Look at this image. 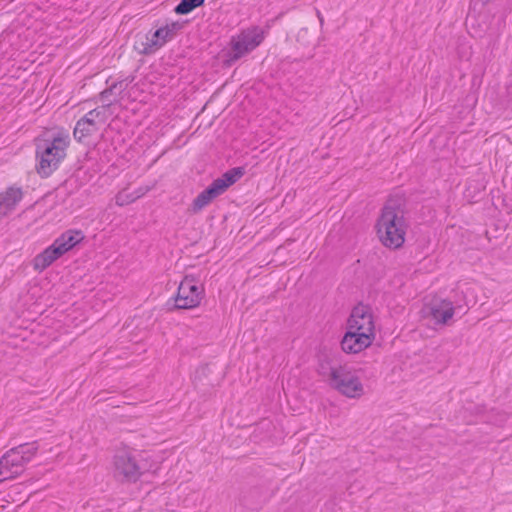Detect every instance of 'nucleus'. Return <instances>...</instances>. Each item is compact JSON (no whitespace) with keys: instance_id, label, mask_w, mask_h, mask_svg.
Listing matches in <instances>:
<instances>
[{"instance_id":"f257e3e1","label":"nucleus","mask_w":512,"mask_h":512,"mask_svg":"<svg viewBox=\"0 0 512 512\" xmlns=\"http://www.w3.org/2000/svg\"><path fill=\"white\" fill-rule=\"evenodd\" d=\"M404 214V201L400 198H389L381 209L375 228L385 247L398 249L403 246L407 230Z\"/></svg>"},{"instance_id":"f03ea898","label":"nucleus","mask_w":512,"mask_h":512,"mask_svg":"<svg viewBox=\"0 0 512 512\" xmlns=\"http://www.w3.org/2000/svg\"><path fill=\"white\" fill-rule=\"evenodd\" d=\"M263 40L264 31L258 26L243 30L236 37H232L230 41L231 48L225 53L223 66L231 67L239 59L257 48Z\"/></svg>"},{"instance_id":"7ed1b4c3","label":"nucleus","mask_w":512,"mask_h":512,"mask_svg":"<svg viewBox=\"0 0 512 512\" xmlns=\"http://www.w3.org/2000/svg\"><path fill=\"white\" fill-rule=\"evenodd\" d=\"M204 295V288L198 285L193 275H186L180 282L174 299L177 309H191L197 307Z\"/></svg>"},{"instance_id":"20e7f679","label":"nucleus","mask_w":512,"mask_h":512,"mask_svg":"<svg viewBox=\"0 0 512 512\" xmlns=\"http://www.w3.org/2000/svg\"><path fill=\"white\" fill-rule=\"evenodd\" d=\"M183 28V23L174 21L153 32L151 37L146 36V41H141L142 49L138 48L143 55L154 53L158 48L162 47L166 42L173 39L177 32Z\"/></svg>"},{"instance_id":"39448f33","label":"nucleus","mask_w":512,"mask_h":512,"mask_svg":"<svg viewBox=\"0 0 512 512\" xmlns=\"http://www.w3.org/2000/svg\"><path fill=\"white\" fill-rule=\"evenodd\" d=\"M329 386L348 398H360L364 394V388L359 377L345 366L340 370L336 379L330 382Z\"/></svg>"},{"instance_id":"423d86ee","label":"nucleus","mask_w":512,"mask_h":512,"mask_svg":"<svg viewBox=\"0 0 512 512\" xmlns=\"http://www.w3.org/2000/svg\"><path fill=\"white\" fill-rule=\"evenodd\" d=\"M114 466L115 477L121 482L135 483L143 473L135 458L126 451L115 455Z\"/></svg>"},{"instance_id":"0eeeda50","label":"nucleus","mask_w":512,"mask_h":512,"mask_svg":"<svg viewBox=\"0 0 512 512\" xmlns=\"http://www.w3.org/2000/svg\"><path fill=\"white\" fill-rule=\"evenodd\" d=\"M111 105L112 103L110 102L100 108L92 109L85 116L79 119L73 131L74 138L78 142H83L86 138L94 134L98 130L95 119L103 116L102 122H104V110L109 108Z\"/></svg>"},{"instance_id":"6e6552de","label":"nucleus","mask_w":512,"mask_h":512,"mask_svg":"<svg viewBox=\"0 0 512 512\" xmlns=\"http://www.w3.org/2000/svg\"><path fill=\"white\" fill-rule=\"evenodd\" d=\"M36 157L39 158L37 172L42 178L49 177L65 158L44 143L37 144Z\"/></svg>"},{"instance_id":"1a4fd4ad","label":"nucleus","mask_w":512,"mask_h":512,"mask_svg":"<svg viewBox=\"0 0 512 512\" xmlns=\"http://www.w3.org/2000/svg\"><path fill=\"white\" fill-rule=\"evenodd\" d=\"M350 329L365 332L367 335L375 338L374 321L369 306L359 304L355 306L347 322Z\"/></svg>"},{"instance_id":"9d476101","label":"nucleus","mask_w":512,"mask_h":512,"mask_svg":"<svg viewBox=\"0 0 512 512\" xmlns=\"http://www.w3.org/2000/svg\"><path fill=\"white\" fill-rule=\"evenodd\" d=\"M27 464L24 457L19 453L16 447L8 450L0 458V481L14 478L23 472L24 465Z\"/></svg>"},{"instance_id":"9b49d317","label":"nucleus","mask_w":512,"mask_h":512,"mask_svg":"<svg viewBox=\"0 0 512 512\" xmlns=\"http://www.w3.org/2000/svg\"><path fill=\"white\" fill-rule=\"evenodd\" d=\"M373 339V337L367 335L365 332L355 331L348 327L341 341V348L345 353L356 354L369 347Z\"/></svg>"},{"instance_id":"f8f14e48","label":"nucleus","mask_w":512,"mask_h":512,"mask_svg":"<svg viewBox=\"0 0 512 512\" xmlns=\"http://www.w3.org/2000/svg\"><path fill=\"white\" fill-rule=\"evenodd\" d=\"M64 254L65 248L60 247L55 240L49 247L34 258V269L43 271Z\"/></svg>"},{"instance_id":"ddd939ff","label":"nucleus","mask_w":512,"mask_h":512,"mask_svg":"<svg viewBox=\"0 0 512 512\" xmlns=\"http://www.w3.org/2000/svg\"><path fill=\"white\" fill-rule=\"evenodd\" d=\"M425 311L435 320V323L446 324L454 315V306L451 301L441 300L431 303Z\"/></svg>"},{"instance_id":"4468645a","label":"nucleus","mask_w":512,"mask_h":512,"mask_svg":"<svg viewBox=\"0 0 512 512\" xmlns=\"http://www.w3.org/2000/svg\"><path fill=\"white\" fill-rule=\"evenodd\" d=\"M223 192L219 188V186L216 184L215 181H213L207 188H205L202 192L198 194V196L193 200L191 204V212L198 213L200 212L204 207L209 205L215 198L222 195Z\"/></svg>"},{"instance_id":"2eb2a0df","label":"nucleus","mask_w":512,"mask_h":512,"mask_svg":"<svg viewBox=\"0 0 512 512\" xmlns=\"http://www.w3.org/2000/svg\"><path fill=\"white\" fill-rule=\"evenodd\" d=\"M23 193L21 188L9 187L0 193V217L12 211L16 204L21 201Z\"/></svg>"},{"instance_id":"dca6fc26","label":"nucleus","mask_w":512,"mask_h":512,"mask_svg":"<svg viewBox=\"0 0 512 512\" xmlns=\"http://www.w3.org/2000/svg\"><path fill=\"white\" fill-rule=\"evenodd\" d=\"M343 367L344 366L341 365L333 366L331 359L325 355L319 358L317 372L324 378L328 385H330V382H333V380L336 379L338 373H340V370H342Z\"/></svg>"},{"instance_id":"f3484780","label":"nucleus","mask_w":512,"mask_h":512,"mask_svg":"<svg viewBox=\"0 0 512 512\" xmlns=\"http://www.w3.org/2000/svg\"><path fill=\"white\" fill-rule=\"evenodd\" d=\"M40 143H44L48 147L52 148L55 152L58 154H61L63 157L66 156V148L68 147L70 143V137L69 134L64 131L60 130L56 134H54L49 139H44Z\"/></svg>"},{"instance_id":"a211bd4d","label":"nucleus","mask_w":512,"mask_h":512,"mask_svg":"<svg viewBox=\"0 0 512 512\" xmlns=\"http://www.w3.org/2000/svg\"><path fill=\"white\" fill-rule=\"evenodd\" d=\"M244 174V167H234L226 171L224 174H222L221 177L215 179L214 181L224 193L230 186L236 183Z\"/></svg>"},{"instance_id":"6ab92c4d","label":"nucleus","mask_w":512,"mask_h":512,"mask_svg":"<svg viewBox=\"0 0 512 512\" xmlns=\"http://www.w3.org/2000/svg\"><path fill=\"white\" fill-rule=\"evenodd\" d=\"M84 239V235L80 230H68L61 234L56 241L60 247L65 248V253L73 249L78 243Z\"/></svg>"},{"instance_id":"aec40b11","label":"nucleus","mask_w":512,"mask_h":512,"mask_svg":"<svg viewBox=\"0 0 512 512\" xmlns=\"http://www.w3.org/2000/svg\"><path fill=\"white\" fill-rule=\"evenodd\" d=\"M149 190H150V187H148V186L139 187L138 189H136L134 191H129V189H124L116 195V204L119 206L128 205V204L136 201L137 199L141 198L142 196H144Z\"/></svg>"},{"instance_id":"412c9836","label":"nucleus","mask_w":512,"mask_h":512,"mask_svg":"<svg viewBox=\"0 0 512 512\" xmlns=\"http://www.w3.org/2000/svg\"><path fill=\"white\" fill-rule=\"evenodd\" d=\"M267 493L260 487H253L244 496L247 505L252 506L253 509H257L262 506L267 500Z\"/></svg>"},{"instance_id":"4be33fe9","label":"nucleus","mask_w":512,"mask_h":512,"mask_svg":"<svg viewBox=\"0 0 512 512\" xmlns=\"http://www.w3.org/2000/svg\"><path fill=\"white\" fill-rule=\"evenodd\" d=\"M205 0H181L174 8L177 15H187L196 8L202 7Z\"/></svg>"},{"instance_id":"5701e85b","label":"nucleus","mask_w":512,"mask_h":512,"mask_svg":"<svg viewBox=\"0 0 512 512\" xmlns=\"http://www.w3.org/2000/svg\"><path fill=\"white\" fill-rule=\"evenodd\" d=\"M16 449L24 457V460H26V462L28 463L35 456L39 447L37 442L35 441L32 443L19 444L18 446H16Z\"/></svg>"},{"instance_id":"b1692460","label":"nucleus","mask_w":512,"mask_h":512,"mask_svg":"<svg viewBox=\"0 0 512 512\" xmlns=\"http://www.w3.org/2000/svg\"><path fill=\"white\" fill-rule=\"evenodd\" d=\"M128 83L124 86L123 85V81H118V82H115L113 83L109 88L107 89H104L100 94H99V97L101 100H105L107 99L110 95H112L116 90L119 91V93L123 92L126 87H127Z\"/></svg>"},{"instance_id":"393cba45","label":"nucleus","mask_w":512,"mask_h":512,"mask_svg":"<svg viewBox=\"0 0 512 512\" xmlns=\"http://www.w3.org/2000/svg\"><path fill=\"white\" fill-rule=\"evenodd\" d=\"M208 371V365L201 366L199 369H197L195 372V382L197 383L201 381L203 377H206Z\"/></svg>"},{"instance_id":"a878e982","label":"nucleus","mask_w":512,"mask_h":512,"mask_svg":"<svg viewBox=\"0 0 512 512\" xmlns=\"http://www.w3.org/2000/svg\"><path fill=\"white\" fill-rule=\"evenodd\" d=\"M471 2L474 5V8H476V6L479 4L481 8H483L490 2V0H471Z\"/></svg>"},{"instance_id":"bb28decb","label":"nucleus","mask_w":512,"mask_h":512,"mask_svg":"<svg viewBox=\"0 0 512 512\" xmlns=\"http://www.w3.org/2000/svg\"><path fill=\"white\" fill-rule=\"evenodd\" d=\"M317 16H318V18L320 20V23L322 24L323 23V17H322V15H321L319 10H317Z\"/></svg>"},{"instance_id":"cd10ccee","label":"nucleus","mask_w":512,"mask_h":512,"mask_svg":"<svg viewBox=\"0 0 512 512\" xmlns=\"http://www.w3.org/2000/svg\"><path fill=\"white\" fill-rule=\"evenodd\" d=\"M135 45H138V42H135ZM135 48H136V49H138V48L142 49V48H143V46L140 44V46H135Z\"/></svg>"},{"instance_id":"c85d7f7f","label":"nucleus","mask_w":512,"mask_h":512,"mask_svg":"<svg viewBox=\"0 0 512 512\" xmlns=\"http://www.w3.org/2000/svg\"><path fill=\"white\" fill-rule=\"evenodd\" d=\"M126 80H127V81H128L129 83H131V82H133V80H134V77H131V78H127Z\"/></svg>"},{"instance_id":"c756f323","label":"nucleus","mask_w":512,"mask_h":512,"mask_svg":"<svg viewBox=\"0 0 512 512\" xmlns=\"http://www.w3.org/2000/svg\"><path fill=\"white\" fill-rule=\"evenodd\" d=\"M301 32L307 33V29H302Z\"/></svg>"}]
</instances>
